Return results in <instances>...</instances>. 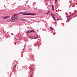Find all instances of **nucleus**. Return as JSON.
Wrapping results in <instances>:
<instances>
[{
    "label": "nucleus",
    "instance_id": "nucleus-7",
    "mask_svg": "<svg viewBox=\"0 0 77 77\" xmlns=\"http://www.w3.org/2000/svg\"><path fill=\"white\" fill-rule=\"evenodd\" d=\"M32 39H36V38L35 36H34L32 37Z\"/></svg>",
    "mask_w": 77,
    "mask_h": 77
},
{
    "label": "nucleus",
    "instance_id": "nucleus-1",
    "mask_svg": "<svg viewBox=\"0 0 77 77\" xmlns=\"http://www.w3.org/2000/svg\"><path fill=\"white\" fill-rule=\"evenodd\" d=\"M17 20V17H14V16H12L11 18V22L15 21Z\"/></svg>",
    "mask_w": 77,
    "mask_h": 77
},
{
    "label": "nucleus",
    "instance_id": "nucleus-17",
    "mask_svg": "<svg viewBox=\"0 0 77 77\" xmlns=\"http://www.w3.org/2000/svg\"><path fill=\"white\" fill-rule=\"evenodd\" d=\"M67 20H69V18H67Z\"/></svg>",
    "mask_w": 77,
    "mask_h": 77
},
{
    "label": "nucleus",
    "instance_id": "nucleus-23",
    "mask_svg": "<svg viewBox=\"0 0 77 77\" xmlns=\"http://www.w3.org/2000/svg\"><path fill=\"white\" fill-rule=\"evenodd\" d=\"M26 12V11H25V12Z\"/></svg>",
    "mask_w": 77,
    "mask_h": 77
},
{
    "label": "nucleus",
    "instance_id": "nucleus-21",
    "mask_svg": "<svg viewBox=\"0 0 77 77\" xmlns=\"http://www.w3.org/2000/svg\"><path fill=\"white\" fill-rule=\"evenodd\" d=\"M57 23V22H55V23Z\"/></svg>",
    "mask_w": 77,
    "mask_h": 77
},
{
    "label": "nucleus",
    "instance_id": "nucleus-16",
    "mask_svg": "<svg viewBox=\"0 0 77 77\" xmlns=\"http://www.w3.org/2000/svg\"><path fill=\"white\" fill-rule=\"evenodd\" d=\"M57 2V0H55V3H56V2Z\"/></svg>",
    "mask_w": 77,
    "mask_h": 77
},
{
    "label": "nucleus",
    "instance_id": "nucleus-2",
    "mask_svg": "<svg viewBox=\"0 0 77 77\" xmlns=\"http://www.w3.org/2000/svg\"><path fill=\"white\" fill-rule=\"evenodd\" d=\"M22 15H35V13H24V12H23V13H22Z\"/></svg>",
    "mask_w": 77,
    "mask_h": 77
},
{
    "label": "nucleus",
    "instance_id": "nucleus-14",
    "mask_svg": "<svg viewBox=\"0 0 77 77\" xmlns=\"http://www.w3.org/2000/svg\"><path fill=\"white\" fill-rule=\"evenodd\" d=\"M50 11H48L47 13H46V14H48V13H50Z\"/></svg>",
    "mask_w": 77,
    "mask_h": 77
},
{
    "label": "nucleus",
    "instance_id": "nucleus-8",
    "mask_svg": "<svg viewBox=\"0 0 77 77\" xmlns=\"http://www.w3.org/2000/svg\"><path fill=\"white\" fill-rule=\"evenodd\" d=\"M32 38V37L31 36H29V38H30V39Z\"/></svg>",
    "mask_w": 77,
    "mask_h": 77
},
{
    "label": "nucleus",
    "instance_id": "nucleus-6",
    "mask_svg": "<svg viewBox=\"0 0 77 77\" xmlns=\"http://www.w3.org/2000/svg\"><path fill=\"white\" fill-rule=\"evenodd\" d=\"M35 38L36 39L38 38V34H36V36H35Z\"/></svg>",
    "mask_w": 77,
    "mask_h": 77
},
{
    "label": "nucleus",
    "instance_id": "nucleus-19",
    "mask_svg": "<svg viewBox=\"0 0 77 77\" xmlns=\"http://www.w3.org/2000/svg\"><path fill=\"white\" fill-rule=\"evenodd\" d=\"M66 21L67 23H68V21H67V20Z\"/></svg>",
    "mask_w": 77,
    "mask_h": 77
},
{
    "label": "nucleus",
    "instance_id": "nucleus-20",
    "mask_svg": "<svg viewBox=\"0 0 77 77\" xmlns=\"http://www.w3.org/2000/svg\"><path fill=\"white\" fill-rule=\"evenodd\" d=\"M15 67H16V66H14V68H15Z\"/></svg>",
    "mask_w": 77,
    "mask_h": 77
},
{
    "label": "nucleus",
    "instance_id": "nucleus-18",
    "mask_svg": "<svg viewBox=\"0 0 77 77\" xmlns=\"http://www.w3.org/2000/svg\"><path fill=\"white\" fill-rule=\"evenodd\" d=\"M21 13H22V12H21L20 13H19V14H21Z\"/></svg>",
    "mask_w": 77,
    "mask_h": 77
},
{
    "label": "nucleus",
    "instance_id": "nucleus-5",
    "mask_svg": "<svg viewBox=\"0 0 77 77\" xmlns=\"http://www.w3.org/2000/svg\"><path fill=\"white\" fill-rule=\"evenodd\" d=\"M51 10L53 11H54V5L52 6V8Z\"/></svg>",
    "mask_w": 77,
    "mask_h": 77
},
{
    "label": "nucleus",
    "instance_id": "nucleus-22",
    "mask_svg": "<svg viewBox=\"0 0 77 77\" xmlns=\"http://www.w3.org/2000/svg\"><path fill=\"white\" fill-rule=\"evenodd\" d=\"M31 77V75L30 76V77Z\"/></svg>",
    "mask_w": 77,
    "mask_h": 77
},
{
    "label": "nucleus",
    "instance_id": "nucleus-12",
    "mask_svg": "<svg viewBox=\"0 0 77 77\" xmlns=\"http://www.w3.org/2000/svg\"><path fill=\"white\" fill-rule=\"evenodd\" d=\"M29 33H30V32H31V30H29V31H28Z\"/></svg>",
    "mask_w": 77,
    "mask_h": 77
},
{
    "label": "nucleus",
    "instance_id": "nucleus-15",
    "mask_svg": "<svg viewBox=\"0 0 77 77\" xmlns=\"http://www.w3.org/2000/svg\"><path fill=\"white\" fill-rule=\"evenodd\" d=\"M60 19H57V20H60Z\"/></svg>",
    "mask_w": 77,
    "mask_h": 77
},
{
    "label": "nucleus",
    "instance_id": "nucleus-10",
    "mask_svg": "<svg viewBox=\"0 0 77 77\" xmlns=\"http://www.w3.org/2000/svg\"><path fill=\"white\" fill-rule=\"evenodd\" d=\"M31 32H34V30H31Z\"/></svg>",
    "mask_w": 77,
    "mask_h": 77
},
{
    "label": "nucleus",
    "instance_id": "nucleus-11",
    "mask_svg": "<svg viewBox=\"0 0 77 77\" xmlns=\"http://www.w3.org/2000/svg\"><path fill=\"white\" fill-rule=\"evenodd\" d=\"M22 20H23V21H26V20H25V19H22Z\"/></svg>",
    "mask_w": 77,
    "mask_h": 77
},
{
    "label": "nucleus",
    "instance_id": "nucleus-24",
    "mask_svg": "<svg viewBox=\"0 0 77 77\" xmlns=\"http://www.w3.org/2000/svg\"><path fill=\"white\" fill-rule=\"evenodd\" d=\"M42 1L43 0H42Z\"/></svg>",
    "mask_w": 77,
    "mask_h": 77
},
{
    "label": "nucleus",
    "instance_id": "nucleus-3",
    "mask_svg": "<svg viewBox=\"0 0 77 77\" xmlns=\"http://www.w3.org/2000/svg\"><path fill=\"white\" fill-rule=\"evenodd\" d=\"M3 19H8L9 18V16L2 17Z\"/></svg>",
    "mask_w": 77,
    "mask_h": 77
},
{
    "label": "nucleus",
    "instance_id": "nucleus-9",
    "mask_svg": "<svg viewBox=\"0 0 77 77\" xmlns=\"http://www.w3.org/2000/svg\"><path fill=\"white\" fill-rule=\"evenodd\" d=\"M50 29H51V30H52V31L53 30V28H52V27H50Z\"/></svg>",
    "mask_w": 77,
    "mask_h": 77
},
{
    "label": "nucleus",
    "instance_id": "nucleus-13",
    "mask_svg": "<svg viewBox=\"0 0 77 77\" xmlns=\"http://www.w3.org/2000/svg\"><path fill=\"white\" fill-rule=\"evenodd\" d=\"M26 33L28 34V33H29V32H28V31H27V32H26Z\"/></svg>",
    "mask_w": 77,
    "mask_h": 77
},
{
    "label": "nucleus",
    "instance_id": "nucleus-4",
    "mask_svg": "<svg viewBox=\"0 0 77 77\" xmlns=\"http://www.w3.org/2000/svg\"><path fill=\"white\" fill-rule=\"evenodd\" d=\"M51 14L52 17V18H53L54 20H55V17H54V14H53L52 13H51Z\"/></svg>",
    "mask_w": 77,
    "mask_h": 77
}]
</instances>
